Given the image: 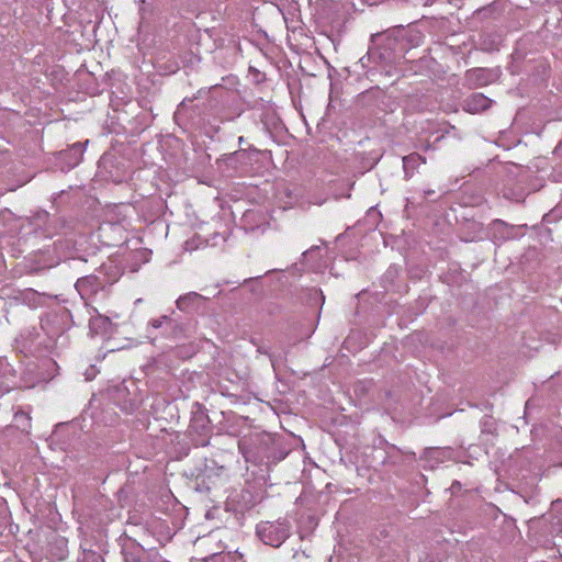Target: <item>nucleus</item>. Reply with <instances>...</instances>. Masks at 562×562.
<instances>
[{"label": "nucleus", "instance_id": "obj_26", "mask_svg": "<svg viewBox=\"0 0 562 562\" xmlns=\"http://www.w3.org/2000/svg\"><path fill=\"white\" fill-rule=\"evenodd\" d=\"M108 281H109V283H108V285H109V284L115 282V279H112V281H110V280H108Z\"/></svg>", "mask_w": 562, "mask_h": 562}, {"label": "nucleus", "instance_id": "obj_19", "mask_svg": "<svg viewBox=\"0 0 562 562\" xmlns=\"http://www.w3.org/2000/svg\"><path fill=\"white\" fill-rule=\"evenodd\" d=\"M492 426H493V423H492L490 419H487V418H486V419H484V420L482 422V427H483V428H482V431H483V432H485V431H487V432H492V429H491V428H492Z\"/></svg>", "mask_w": 562, "mask_h": 562}, {"label": "nucleus", "instance_id": "obj_24", "mask_svg": "<svg viewBox=\"0 0 562 562\" xmlns=\"http://www.w3.org/2000/svg\"><path fill=\"white\" fill-rule=\"evenodd\" d=\"M239 144L244 143V137L240 136L239 139H238Z\"/></svg>", "mask_w": 562, "mask_h": 562}, {"label": "nucleus", "instance_id": "obj_11", "mask_svg": "<svg viewBox=\"0 0 562 562\" xmlns=\"http://www.w3.org/2000/svg\"><path fill=\"white\" fill-rule=\"evenodd\" d=\"M87 144L88 140H86L85 144L75 143L67 150L61 151L63 159L69 168H74L79 165L85 153V145Z\"/></svg>", "mask_w": 562, "mask_h": 562}, {"label": "nucleus", "instance_id": "obj_16", "mask_svg": "<svg viewBox=\"0 0 562 562\" xmlns=\"http://www.w3.org/2000/svg\"><path fill=\"white\" fill-rule=\"evenodd\" d=\"M12 390V385L3 376H0V398Z\"/></svg>", "mask_w": 562, "mask_h": 562}, {"label": "nucleus", "instance_id": "obj_22", "mask_svg": "<svg viewBox=\"0 0 562 562\" xmlns=\"http://www.w3.org/2000/svg\"><path fill=\"white\" fill-rule=\"evenodd\" d=\"M562 151V142L555 147V153Z\"/></svg>", "mask_w": 562, "mask_h": 562}, {"label": "nucleus", "instance_id": "obj_7", "mask_svg": "<svg viewBox=\"0 0 562 562\" xmlns=\"http://www.w3.org/2000/svg\"><path fill=\"white\" fill-rule=\"evenodd\" d=\"M205 297L196 292H189L180 295L176 301V306L179 311L191 314L200 308L201 302Z\"/></svg>", "mask_w": 562, "mask_h": 562}, {"label": "nucleus", "instance_id": "obj_20", "mask_svg": "<svg viewBox=\"0 0 562 562\" xmlns=\"http://www.w3.org/2000/svg\"><path fill=\"white\" fill-rule=\"evenodd\" d=\"M193 102V99H184L178 106V113L183 111L184 109H187L188 104L189 103H192Z\"/></svg>", "mask_w": 562, "mask_h": 562}, {"label": "nucleus", "instance_id": "obj_4", "mask_svg": "<svg viewBox=\"0 0 562 562\" xmlns=\"http://www.w3.org/2000/svg\"><path fill=\"white\" fill-rule=\"evenodd\" d=\"M105 270L106 267L103 265L99 269V274H89L77 280L75 288L86 303L106 289L109 281H106L105 277L100 276L104 274L103 271Z\"/></svg>", "mask_w": 562, "mask_h": 562}, {"label": "nucleus", "instance_id": "obj_9", "mask_svg": "<svg viewBox=\"0 0 562 562\" xmlns=\"http://www.w3.org/2000/svg\"><path fill=\"white\" fill-rule=\"evenodd\" d=\"M124 562H145V550L133 540H127L122 547Z\"/></svg>", "mask_w": 562, "mask_h": 562}, {"label": "nucleus", "instance_id": "obj_8", "mask_svg": "<svg viewBox=\"0 0 562 562\" xmlns=\"http://www.w3.org/2000/svg\"><path fill=\"white\" fill-rule=\"evenodd\" d=\"M492 101L483 93H472L464 100L463 109L469 113H479L491 106Z\"/></svg>", "mask_w": 562, "mask_h": 562}, {"label": "nucleus", "instance_id": "obj_13", "mask_svg": "<svg viewBox=\"0 0 562 562\" xmlns=\"http://www.w3.org/2000/svg\"><path fill=\"white\" fill-rule=\"evenodd\" d=\"M467 79L476 86H485L488 82L487 70L484 68H474L467 71Z\"/></svg>", "mask_w": 562, "mask_h": 562}, {"label": "nucleus", "instance_id": "obj_14", "mask_svg": "<svg viewBox=\"0 0 562 562\" xmlns=\"http://www.w3.org/2000/svg\"><path fill=\"white\" fill-rule=\"evenodd\" d=\"M21 296H22V301L25 304L30 305L31 307H36L41 301L38 293L31 289L22 292Z\"/></svg>", "mask_w": 562, "mask_h": 562}, {"label": "nucleus", "instance_id": "obj_21", "mask_svg": "<svg viewBox=\"0 0 562 562\" xmlns=\"http://www.w3.org/2000/svg\"><path fill=\"white\" fill-rule=\"evenodd\" d=\"M21 418H25L26 420L31 419L27 413H25L23 411H19L15 413V419L20 420Z\"/></svg>", "mask_w": 562, "mask_h": 562}, {"label": "nucleus", "instance_id": "obj_1", "mask_svg": "<svg viewBox=\"0 0 562 562\" xmlns=\"http://www.w3.org/2000/svg\"><path fill=\"white\" fill-rule=\"evenodd\" d=\"M173 314L175 312L171 315H161L148 322L147 334L153 341L158 338L157 335H154L155 330H160V336L168 339H181L187 336V325L173 317Z\"/></svg>", "mask_w": 562, "mask_h": 562}, {"label": "nucleus", "instance_id": "obj_2", "mask_svg": "<svg viewBox=\"0 0 562 562\" xmlns=\"http://www.w3.org/2000/svg\"><path fill=\"white\" fill-rule=\"evenodd\" d=\"M291 526L286 520L261 521L257 525L260 540L271 547H280L290 537Z\"/></svg>", "mask_w": 562, "mask_h": 562}, {"label": "nucleus", "instance_id": "obj_25", "mask_svg": "<svg viewBox=\"0 0 562 562\" xmlns=\"http://www.w3.org/2000/svg\"><path fill=\"white\" fill-rule=\"evenodd\" d=\"M495 224H496V225H502V224H503V222H502V221H496V222H495Z\"/></svg>", "mask_w": 562, "mask_h": 562}, {"label": "nucleus", "instance_id": "obj_12", "mask_svg": "<svg viewBox=\"0 0 562 562\" xmlns=\"http://www.w3.org/2000/svg\"><path fill=\"white\" fill-rule=\"evenodd\" d=\"M424 164H426V158L418 153H412L407 156H404L403 169L405 179H411L415 175L416 170Z\"/></svg>", "mask_w": 562, "mask_h": 562}, {"label": "nucleus", "instance_id": "obj_3", "mask_svg": "<svg viewBox=\"0 0 562 562\" xmlns=\"http://www.w3.org/2000/svg\"><path fill=\"white\" fill-rule=\"evenodd\" d=\"M67 313L50 311L41 317V328L49 339L50 344L56 345L58 339H67L65 333L67 326Z\"/></svg>", "mask_w": 562, "mask_h": 562}, {"label": "nucleus", "instance_id": "obj_23", "mask_svg": "<svg viewBox=\"0 0 562 562\" xmlns=\"http://www.w3.org/2000/svg\"><path fill=\"white\" fill-rule=\"evenodd\" d=\"M434 193H435V191H434V190H429V191H426V192H425V194H426V195H431V194H434Z\"/></svg>", "mask_w": 562, "mask_h": 562}, {"label": "nucleus", "instance_id": "obj_6", "mask_svg": "<svg viewBox=\"0 0 562 562\" xmlns=\"http://www.w3.org/2000/svg\"><path fill=\"white\" fill-rule=\"evenodd\" d=\"M95 315H91L89 321L90 331L94 335H110L113 333L114 323L109 316L102 315L98 313L95 308H93Z\"/></svg>", "mask_w": 562, "mask_h": 562}, {"label": "nucleus", "instance_id": "obj_5", "mask_svg": "<svg viewBox=\"0 0 562 562\" xmlns=\"http://www.w3.org/2000/svg\"><path fill=\"white\" fill-rule=\"evenodd\" d=\"M111 401L125 413H133L138 408V401L131 396L127 386L124 383L109 389Z\"/></svg>", "mask_w": 562, "mask_h": 562}, {"label": "nucleus", "instance_id": "obj_10", "mask_svg": "<svg viewBox=\"0 0 562 562\" xmlns=\"http://www.w3.org/2000/svg\"><path fill=\"white\" fill-rule=\"evenodd\" d=\"M190 428L200 435H206L210 431V418L200 405H198V409L193 412Z\"/></svg>", "mask_w": 562, "mask_h": 562}, {"label": "nucleus", "instance_id": "obj_15", "mask_svg": "<svg viewBox=\"0 0 562 562\" xmlns=\"http://www.w3.org/2000/svg\"><path fill=\"white\" fill-rule=\"evenodd\" d=\"M257 352L268 356L270 359L271 366L273 368L276 367L277 362L280 360V357L277 356L276 353L271 352L270 348L263 344L257 346Z\"/></svg>", "mask_w": 562, "mask_h": 562}, {"label": "nucleus", "instance_id": "obj_17", "mask_svg": "<svg viewBox=\"0 0 562 562\" xmlns=\"http://www.w3.org/2000/svg\"><path fill=\"white\" fill-rule=\"evenodd\" d=\"M316 251H319L318 246L311 247L308 250L302 254L303 260H308V258L312 257Z\"/></svg>", "mask_w": 562, "mask_h": 562}, {"label": "nucleus", "instance_id": "obj_18", "mask_svg": "<svg viewBox=\"0 0 562 562\" xmlns=\"http://www.w3.org/2000/svg\"><path fill=\"white\" fill-rule=\"evenodd\" d=\"M440 451L437 448H428L425 451V458H435L436 454H439Z\"/></svg>", "mask_w": 562, "mask_h": 562}]
</instances>
